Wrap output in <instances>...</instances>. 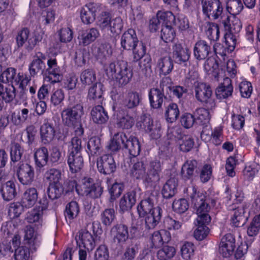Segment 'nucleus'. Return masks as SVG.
<instances>
[{"label": "nucleus", "instance_id": "15", "mask_svg": "<svg viewBox=\"0 0 260 260\" xmlns=\"http://www.w3.org/2000/svg\"><path fill=\"white\" fill-rule=\"evenodd\" d=\"M137 202V191L133 190L126 192L120 199L119 212L123 214L131 210Z\"/></svg>", "mask_w": 260, "mask_h": 260}, {"label": "nucleus", "instance_id": "60", "mask_svg": "<svg viewBox=\"0 0 260 260\" xmlns=\"http://www.w3.org/2000/svg\"><path fill=\"white\" fill-rule=\"evenodd\" d=\"M196 122L194 113H184L181 115L180 118L181 125L186 129L192 127L196 124Z\"/></svg>", "mask_w": 260, "mask_h": 260}, {"label": "nucleus", "instance_id": "4", "mask_svg": "<svg viewBox=\"0 0 260 260\" xmlns=\"http://www.w3.org/2000/svg\"><path fill=\"white\" fill-rule=\"evenodd\" d=\"M120 43L123 49L132 50L133 62L139 61L146 52L145 45L139 41L136 31L133 29H128L122 34Z\"/></svg>", "mask_w": 260, "mask_h": 260}, {"label": "nucleus", "instance_id": "10", "mask_svg": "<svg viewBox=\"0 0 260 260\" xmlns=\"http://www.w3.org/2000/svg\"><path fill=\"white\" fill-rule=\"evenodd\" d=\"M97 168L101 174L110 175L115 172L117 166L113 156L106 154L97 159Z\"/></svg>", "mask_w": 260, "mask_h": 260}, {"label": "nucleus", "instance_id": "40", "mask_svg": "<svg viewBox=\"0 0 260 260\" xmlns=\"http://www.w3.org/2000/svg\"><path fill=\"white\" fill-rule=\"evenodd\" d=\"M95 71L91 68L83 70L80 74V80L84 85H90L96 82Z\"/></svg>", "mask_w": 260, "mask_h": 260}, {"label": "nucleus", "instance_id": "29", "mask_svg": "<svg viewBox=\"0 0 260 260\" xmlns=\"http://www.w3.org/2000/svg\"><path fill=\"white\" fill-rule=\"evenodd\" d=\"M178 179L171 178L164 185L161 189V194L164 199H172L177 192Z\"/></svg>", "mask_w": 260, "mask_h": 260}, {"label": "nucleus", "instance_id": "42", "mask_svg": "<svg viewBox=\"0 0 260 260\" xmlns=\"http://www.w3.org/2000/svg\"><path fill=\"white\" fill-rule=\"evenodd\" d=\"M63 185L60 183H49L47 188L48 196L50 199L53 200L64 195Z\"/></svg>", "mask_w": 260, "mask_h": 260}, {"label": "nucleus", "instance_id": "62", "mask_svg": "<svg viewBox=\"0 0 260 260\" xmlns=\"http://www.w3.org/2000/svg\"><path fill=\"white\" fill-rule=\"evenodd\" d=\"M189 204L188 201L185 199H180L174 201L172 204V208L175 212L182 214L185 213L188 209Z\"/></svg>", "mask_w": 260, "mask_h": 260}, {"label": "nucleus", "instance_id": "57", "mask_svg": "<svg viewBox=\"0 0 260 260\" xmlns=\"http://www.w3.org/2000/svg\"><path fill=\"white\" fill-rule=\"evenodd\" d=\"M16 88L12 84L6 86L1 95L2 100L6 103L12 102L16 97Z\"/></svg>", "mask_w": 260, "mask_h": 260}, {"label": "nucleus", "instance_id": "54", "mask_svg": "<svg viewBox=\"0 0 260 260\" xmlns=\"http://www.w3.org/2000/svg\"><path fill=\"white\" fill-rule=\"evenodd\" d=\"M157 16L160 20L164 22L162 25H176L175 16L171 11H158Z\"/></svg>", "mask_w": 260, "mask_h": 260}, {"label": "nucleus", "instance_id": "35", "mask_svg": "<svg viewBox=\"0 0 260 260\" xmlns=\"http://www.w3.org/2000/svg\"><path fill=\"white\" fill-rule=\"evenodd\" d=\"M173 61L170 56L160 57L157 62V67L159 68L160 73L165 76L169 74L174 67Z\"/></svg>", "mask_w": 260, "mask_h": 260}, {"label": "nucleus", "instance_id": "61", "mask_svg": "<svg viewBox=\"0 0 260 260\" xmlns=\"http://www.w3.org/2000/svg\"><path fill=\"white\" fill-rule=\"evenodd\" d=\"M89 52L86 49H83L76 52L74 59L78 66L82 67L86 63L87 59H89Z\"/></svg>", "mask_w": 260, "mask_h": 260}, {"label": "nucleus", "instance_id": "7", "mask_svg": "<svg viewBox=\"0 0 260 260\" xmlns=\"http://www.w3.org/2000/svg\"><path fill=\"white\" fill-rule=\"evenodd\" d=\"M204 15L211 21L219 19L223 12V7L220 0H202Z\"/></svg>", "mask_w": 260, "mask_h": 260}, {"label": "nucleus", "instance_id": "6", "mask_svg": "<svg viewBox=\"0 0 260 260\" xmlns=\"http://www.w3.org/2000/svg\"><path fill=\"white\" fill-rule=\"evenodd\" d=\"M194 92L196 99L206 108L209 109L215 107L213 91L209 84L203 82H196Z\"/></svg>", "mask_w": 260, "mask_h": 260}, {"label": "nucleus", "instance_id": "32", "mask_svg": "<svg viewBox=\"0 0 260 260\" xmlns=\"http://www.w3.org/2000/svg\"><path fill=\"white\" fill-rule=\"evenodd\" d=\"M0 193L5 201H10L13 200L17 195L15 183L12 181H8L2 184Z\"/></svg>", "mask_w": 260, "mask_h": 260}, {"label": "nucleus", "instance_id": "45", "mask_svg": "<svg viewBox=\"0 0 260 260\" xmlns=\"http://www.w3.org/2000/svg\"><path fill=\"white\" fill-rule=\"evenodd\" d=\"M115 219V211L113 208L105 209L101 214V221L106 227L110 226Z\"/></svg>", "mask_w": 260, "mask_h": 260}, {"label": "nucleus", "instance_id": "52", "mask_svg": "<svg viewBox=\"0 0 260 260\" xmlns=\"http://www.w3.org/2000/svg\"><path fill=\"white\" fill-rule=\"evenodd\" d=\"M232 22L233 23V27H229L227 24L229 23V16H228L225 20L222 21V23L225 30L230 33L237 34L242 28L241 21L238 18L233 16Z\"/></svg>", "mask_w": 260, "mask_h": 260}, {"label": "nucleus", "instance_id": "48", "mask_svg": "<svg viewBox=\"0 0 260 260\" xmlns=\"http://www.w3.org/2000/svg\"><path fill=\"white\" fill-rule=\"evenodd\" d=\"M79 212V207L78 204L76 201H71L68 203L64 211V216L66 218L72 220L76 218Z\"/></svg>", "mask_w": 260, "mask_h": 260}, {"label": "nucleus", "instance_id": "43", "mask_svg": "<svg viewBox=\"0 0 260 260\" xmlns=\"http://www.w3.org/2000/svg\"><path fill=\"white\" fill-rule=\"evenodd\" d=\"M99 35V31L96 28H91L87 29L82 34L80 43L86 46L94 41Z\"/></svg>", "mask_w": 260, "mask_h": 260}, {"label": "nucleus", "instance_id": "16", "mask_svg": "<svg viewBox=\"0 0 260 260\" xmlns=\"http://www.w3.org/2000/svg\"><path fill=\"white\" fill-rule=\"evenodd\" d=\"M245 207L244 205L237 207L234 204L229 207V210L234 211L232 221L236 227L243 226L248 220V216L245 215Z\"/></svg>", "mask_w": 260, "mask_h": 260}, {"label": "nucleus", "instance_id": "3", "mask_svg": "<svg viewBox=\"0 0 260 260\" xmlns=\"http://www.w3.org/2000/svg\"><path fill=\"white\" fill-rule=\"evenodd\" d=\"M105 72L107 77L113 82V84L118 87L126 85L133 76L132 69L128 67L126 61L122 60L110 63Z\"/></svg>", "mask_w": 260, "mask_h": 260}, {"label": "nucleus", "instance_id": "11", "mask_svg": "<svg viewBox=\"0 0 260 260\" xmlns=\"http://www.w3.org/2000/svg\"><path fill=\"white\" fill-rule=\"evenodd\" d=\"M190 57V52L187 47H184L180 43H176L173 46L171 58L175 63L187 66Z\"/></svg>", "mask_w": 260, "mask_h": 260}, {"label": "nucleus", "instance_id": "1", "mask_svg": "<svg viewBox=\"0 0 260 260\" xmlns=\"http://www.w3.org/2000/svg\"><path fill=\"white\" fill-rule=\"evenodd\" d=\"M84 114L82 103L74 96H69L68 104L61 112V117L64 125L75 129L76 135L82 136L84 129L82 126L81 117Z\"/></svg>", "mask_w": 260, "mask_h": 260}, {"label": "nucleus", "instance_id": "51", "mask_svg": "<svg viewBox=\"0 0 260 260\" xmlns=\"http://www.w3.org/2000/svg\"><path fill=\"white\" fill-rule=\"evenodd\" d=\"M46 69L44 61L33 59L29 66V73L31 76H35L38 74H43Z\"/></svg>", "mask_w": 260, "mask_h": 260}, {"label": "nucleus", "instance_id": "49", "mask_svg": "<svg viewBox=\"0 0 260 260\" xmlns=\"http://www.w3.org/2000/svg\"><path fill=\"white\" fill-rule=\"evenodd\" d=\"M176 253L174 247L164 245L157 252V257L159 260H168L172 258Z\"/></svg>", "mask_w": 260, "mask_h": 260}, {"label": "nucleus", "instance_id": "17", "mask_svg": "<svg viewBox=\"0 0 260 260\" xmlns=\"http://www.w3.org/2000/svg\"><path fill=\"white\" fill-rule=\"evenodd\" d=\"M235 240L231 234L225 235L221 239L219 247V253L224 257H229L234 251L235 248Z\"/></svg>", "mask_w": 260, "mask_h": 260}, {"label": "nucleus", "instance_id": "23", "mask_svg": "<svg viewBox=\"0 0 260 260\" xmlns=\"http://www.w3.org/2000/svg\"><path fill=\"white\" fill-rule=\"evenodd\" d=\"M86 151L88 155L89 159L91 157L94 158L100 155L103 151L101 138L97 136L91 137L87 143Z\"/></svg>", "mask_w": 260, "mask_h": 260}, {"label": "nucleus", "instance_id": "22", "mask_svg": "<svg viewBox=\"0 0 260 260\" xmlns=\"http://www.w3.org/2000/svg\"><path fill=\"white\" fill-rule=\"evenodd\" d=\"M211 53V46L205 41L200 40L196 43L193 47V55L196 59H205Z\"/></svg>", "mask_w": 260, "mask_h": 260}, {"label": "nucleus", "instance_id": "31", "mask_svg": "<svg viewBox=\"0 0 260 260\" xmlns=\"http://www.w3.org/2000/svg\"><path fill=\"white\" fill-rule=\"evenodd\" d=\"M38 199V193L35 187L26 189L24 192L21 199V203L26 208L32 207L37 202Z\"/></svg>", "mask_w": 260, "mask_h": 260}, {"label": "nucleus", "instance_id": "28", "mask_svg": "<svg viewBox=\"0 0 260 260\" xmlns=\"http://www.w3.org/2000/svg\"><path fill=\"white\" fill-rule=\"evenodd\" d=\"M104 85L100 82H96L89 88L87 94V99L89 101L96 102L101 103L103 101V94L104 91Z\"/></svg>", "mask_w": 260, "mask_h": 260}, {"label": "nucleus", "instance_id": "55", "mask_svg": "<svg viewBox=\"0 0 260 260\" xmlns=\"http://www.w3.org/2000/svg\"><path fill=\"white\" fill-rule=\"evenodd\" d=\"M112 53L111 46L109 44L104 43L101 44L98 48L95 56L98 59L103 61L107 56H110Z\"/></svg>", "mask_w": 260, "mask_h": 260}, {"label": "nucleus", "instance_id": "64", "mask_svg": "<svg viewBox=\"0 0 260 260\" xmlns=\"http://www.w3.org/2000/svg\"><path fill=\"white\" fill-rule=\"evenodd\" d=\"M194 246L193 243L187 242L181 248V255L185 260H189L194 255Z\"/></svg>", "mask_w": 260, "mask_h": 260}, {"label": "nucleus", "instance_id": "13", "mask_svg": "<svg viewBox=\"0 0 260 260\" xmlns=\"http://www.w3.org/2000/svg\"><path fill=\"white\" fill-rule=\"evenodd\" d=\"M173 135L178 139L180 150L184 152H188L193 148L194 143L193 139L188 135H182L181 128L174 127Z\"/></svg>", "mask_w": 260, "mask_h": 260}, {"label": "nucleus", "instance_id": "12", "mask_svg": "<svg viewBox=\"0 0 260 260\" xmlns=\"http://www.w3.org/2000/svg\"><path fill=\"white\" fill-rule=\"evenodd\" d=\"M113 240L119 245L125 243L129 237L128 226L123 223H117L113 225L110 230Z\"/></svg>", "mask_w": 260, "mask_h": 260}, {"label": "nucleus", "instance_id": "20", "mask_svg": "<svg viewBox=\"0 0 260 260\" xmlns=\"http://www.w3.org/2000/svg\"><path fill=\"white\" fill-rule=\"evenodd\" d=\"M163 210L159 207H155L152 211L147 214L145 217V225L148 230L154 229L160 222Z\"/></svg>", "mask_w": 260, "mask_h": 260}, {"label": "nucleus", "instance_id": "2", "mask_svg": "<svg viewBox=\"0 0 260 260\" xmlns=\"http://www.w3.org/2000/svg\"><path fill=\"white\" fill-rule=\"evenodd\" d=\"M192 192L190 195V201L193 207L196 209L198 218L197 225H206L211 220L208 212L212 207L215 205V201L206 193L197 191L194 187L192 188Z\"/></svg>", "mask_w": 260, "mask_h": 260}, {"label": "nucleus", "instance_id": "44", "mask_svg": "<svg viewBox=\"0 0 260 260\" xmlns=\"http://www.w3.org/2000/svg\"><path fill=\"white\" fill-rule=\"evenodd\" d=\"M180 114L178 106L176 104H170L166 110L165 115L168 122L173 123L176 121Z\"/></svg>", "mask_w": 260, "mask_h": 260}, {"label": "nucleus", "instance_id": "50", "mask_svg": "<svg viewBox=\"0 0 260 260\" xmlns=\"http://www.w3.org/2000/svg\"><path fill=\"white\" fill-rule=\"evenodd\" d=\"M132 175L137 179L143 178L146 174V166L142 159L135 163L131 172Z\"/></svg>", "mask_w": 260, "mask_h": 260}, {"label": "nucleus", "instance_id": "53", "mask_svg": "<svg viewBox=\"0 0 260 260\" xmlns=\"http://www.w3.org/2000/svg\"><path fill=\"white\" fill-rule=\"evenodd\" d=\"M23 148L18 143L14 142L11 146L10 156L11 161L13 163L19 161L23 153Z\"/></svg>", "mask_w": 260, "mask_h": 260}, {"label": "nucleus", "instance_id": "25", "mask_svg": "<svg viewBox=\"0 0 260 260\" xmlns=\"http://www.w3.org/2000/svg\"><path fill=\"white\" fill-rule=\"evenodd\" d=\"M55 132L54 123L51 120H47L40 128L42 142L44 144H49L53 140Z\"/></svg>", "mask_w": 260, "mask_h": 260}, {"label": "nucleus", "instance_id": "36", "mask_svg": "<svg viewBox=\"0 0 260 260\" xmlns=\"http://www.w3.org/2000/svg\"><path fill=\"white\" fill-rule=\"evenodd\" d=\"M68 164L72 173L80 171L83 166V158L82 155L68 154Z\"/></svg>", "mask_w": 260, "mask_h": 260}, {"label": "nucleus", "instance_id": "9", "mask_svg": "<svg viewBox=\"0 0 260 260\" xmlns=\"http://www.w3.org/2000/svg\"><path fill=\"white\" fill-rule=\"evenodd\" d=\"M161 171L162 163L159 160L155 159L150 162L148 174L144 179V182L147 187H154L156 186L160 180Z\"/></svg>", "mask_w": 260, "mask_h": 260}, {"label": "nucleus", "instance_id": "56", "mask_svg": "<svg viewBox=\"0 0 260 260\" xmlns=\"http://www.w3.org/2000/svg\"><path fill=\"white\" fill-rule=\"evenodd\" d=\"M124 186L122 183H114L109 189L110 198L109 202L113 203L121 194Z\"/></svg>", "mask_w": 260, "mask_h": 260}, {"label": "nucleus", "instance_id": "18", "mask_svg": "<svg viewBox=\"0 0 260 260\" xmlns=\"http://www.w3.org/2000/svg\"><path fill=\"white\" fill-rule=\"evenodd\" d=\"M99 9L98 5L95 3H90L85 5L80 10V17L82 22L87 24L93 22Z\"/></svg>", "mask_w": 260, "mask_h": 260}, {"label": "nucleus", "instance_id": "41", "mask_svg": "<svg viewBox=\"0 0 260 260\" xmlns=\"http://www.w3.org/2000/svg\"><path fill=\"white\" fill-rule=\"evenodd\" d=\"M19 80V77H16V70L13 68H7L0 75V81L3 83H11L12 84L14 82L18 83Z\"/></svg>", "mask_w": 260, "mask_h": 260}, {"label": "nucleus", "instance_id": "58", "mask_svg": "<svg viewBox=\"0 0 260 260\" xmlns=\"http://www.w3.org/2000/svg\"><path fill=\"white\" fill-rule=\"evenodd\" d=\"M175 36V32L172 26L162 25L160 38L165 42H171Z\"/></svg>", "mask_w": 260, "mask_h": 260}, {"label": "nucleus", "instance_id": "19", "mask_svg": "<svg viewBox=\"0 0 260 260\" xmlns=\"http://www.w3.org/2000/svg\"><path fill=\"white\" fill-rule=\"evenodd\" d=\"M160 87L161 89L152 88L149 91L148 96L150 106L153 109H160L164 99L166 98L164 93L165 87L164 85L162 87L161 83H160Z\"/></svg>", "mask_w": 260, "mask_h": 260}, {"label": "nucleus", "instance_id": "34", "mask_svg": "<svg viewBox=\"0 0 260 260\" xmlns=\"http://www.w3.org/2000/svg\"><path fill=\"white\" fill-rule=\"evenodd\" d=\"M48 158V151L45 147H42L37 149L34 153L36 166L40 169L42 168L47 165Z\"/></svg>", "mask_w": 260, "mask_h": 260}, {"label": "nucleus", "instance_id": "14", "mask_svg": "<svg viewBox=\"0 0 260 260\" xmlns=\"http://www.w3.org/2000/svg\"><path fill=\"white\" fill-rule=\"evenodd\" d=\"M141 100V96L138 92L136 91L128 92L122 101L123 107L120 110H127L128 112L135 113Z\"/></svg>", "mask_w": 260, "mask_h": 260}, {"label": "nucleus", "instance_id": "37", "mask_svg": "<svg viewBox=\"0 0 260 260\" xmlns=\"http://www.w3.org/2000/svg\"><path fill=\"white\" fill-rule=\"evenodd\" d=\"M154 207V201L149 197L142 200L137 206V211L140 217H144L150 213Z\"/></svg>", "mask_w": 260, "mask_h": 260}, {"label": "nucleus", "instance_id": "27", "mask_svg": "<svg viewBox=\"0 0 260 260\" xmlns=\"http://www.w3.org/2000/svg\"><path fill=\"white\" fill-rule=\"evenodd\" d=\"M197 161L196 160L187 161L182 166L181 169V176L185 180L192 179L199 174L197 168Z\"/></svg>", "mask_w": 260, "mask_h": 260}, {"label": "nucleus", "instance_id": "63", "mask_svg": "<svg viewBox=\"0 0 260 260\" xmlns=\"http://www.w3.org/2000/svg\"><path fill=\"white\" fill-rule=\"evenodd\" d=\"M46 179L50 181L49 183H59L61 178V173L60 170L56 169H50L45 173Z\"/></svg>", "mask_w": 260, "mask_h": 260}, {"label": "nucleus", "instance_id": "5", "mask_svg": "<svg viewBox=\"0 0 260 260\" xmlns=\"http://www.w3.org/2000/svg\"><path fill=\"white\" fill-rule=\"evenodd\" d=\"M44 35V32L42 30L35 31L33 34L30 35V31L27 27H24L18 32L16 37V42L19 48L23 46L25 42V49L28 51H31L33 50L36 45L42 41Z\"/></svg>", "mask_w": 260, "mask_h": 260}, {"label": "nucleus", "instance_id": "39", "mask_svg": "<svg viewBox=\"0 0 260 260\" xmlns=\"http://www.w3.org/2000/svg\"><path fill=\"white\" fill-rule=\"evenodd\" d=\"M193 113L197 121L196 124L207 126L210 119L209 111L204 108H200Z\"/></svg>", "mask_w": 260, "mask_h": 260}, {"label": "nucleus", "instance_id": "38", "mask_svg": "<svg viewBox=\"0 0 260 260\" xmlns=\"http://www.w3.org/2000/svg\"><path fill=\"white\" fill-rule=\"evenodd\" d=\"M79 237L82 241L83 248L87 249L89 253L95 246L93 236L88 231L85 230L79 233Z\"/></svg>", "mask_w": 260, "mask_h": 260}, {"label": "nucleus", "instance_id": "24", "mask_svg": "<svg viewBox=\"0 0 260 260\" xmlns=\"http://www.w3.org/2000/svg\"><path fill=\"white\" fill-rule=\"evenodd\" d=\"M134 113L127 110H119L117 114V126L122 129H131L135 123L133 115Z\"/></svg>", "mask_w": 260, "mask_h": 260}, {"label": "nucleus", "instance_id": "8", "mask_svg": "<svg viewBox=\"0 0 260 260\" xmlns=\"http://www.w3.org/2000/svg\"><path fill=\"white\" fill-rule=\"evenodd\" d=\"M16 176L19 181L24 185H30L35 181V169L30 165L19 162L16 166Z\"/></svg>", "mask_w": 260, "mask_h": 260}, {"label": "nucleus", "instance_id": "33", "mask_svg": "<svg viewBox=\"0 0 260 260\" xmlns=\"http://www.w3.org/2000/svg\"><path fill=\"white\" fill-rule=\"evenodd\" d=\"M127 150L130 155L135 157L141 151V146L138 139L134 136H127V140L124 145V148Z\"/></svg>", "mask_w": 260, "mask_h": 260}, {"label": "nucleus", "instance_id": "47", "mask_svg": "<svg viewBox=\"0 0 260 260\" xmlns=\"http://www.w3.org/2000/svg\"><path fill=\"white\" fill-rule=\"evenodd\" d=\"M139 250V243L138 242L132 241L127 246L122 256L121 260H134Z\"/></svg>", "mask_w": 260, "mask_h": 260}, {"label": "nucleus", "instance_id": "59", "mask_svg": "<svg viewBox=\"0 0 260 260\" xmlns=\"http://www.w3.org/2000/svg\"><path fill=\"white\" fill-rule=\"evenodd\" d=\"M111 14L107 12H102L98 17V25L102 30H107L111 21Z\"/></svg>", "mask_w": 260, "mask_h": 260}, {"label": "nucleus", "instance_id": "26", "mask_svg": "<svg viewBox=\"0 0 260 260\" xmlns=\"http://www.w3.org/2000/svg\"><path fill=\"white\" fill-rule=\"evenodd\" d=\"M233 91V87L232 80L230 78H224L223 82L221 83L216 88L215 94L217 98L223 99L232 96Z\"/></svg>", "mask_w": 260, "mask_h": 260}, {"label": "nucleus", "instance_id": "21", "mask_svg": "<svg viewBox=\"0 0 260 260\" xmlns=\"http://www.w3.org/2000/svg\"><path fill=\"white\" fill-rule=\"evenodd\" d=\"M12 243L15 251V260H28L30 256L29 249L26 247L19 246L20 245V236L15 235L12 240Z\"/></svg>", "mask_w": 260, "mask_h": 260}, {"label": "nucleus", "instance_id": "46", "mask_svg": "<svg viewBox=\"0 0 260 260\" xmlns=\"http://www.w3.org/2000/svg\"><path fill=\"white\" fill-rule=\"evenodd\" d=\"M43 214L42 211L35 207L27 215V221L30 223H35L36 229H38L42 226Z\"/></svg>", "mask_w": 260, "mask_h": 260}, {"label": "nucleus", "instance_id": "30", "mask_svg": "<svg viewBox=\"0 0 260 260\" xmlns=\"http://www.w3.org/2000/svg\"><path fill=\"white\" fill-rule=\"evenodd\" d=\"M90 114L93 121L98 124H105L109 119L107 111L101 105H99L94 107Z\"/></svg>", "mask_w": 260, "mask_h": 260}]
</instances>
